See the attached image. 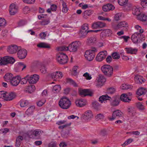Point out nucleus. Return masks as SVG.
<instances>
[{
	"label": "nucleus",
	"instance_id": "15",
	"mask_svg": "<svg viewBox=\"0 0 147 147\" xmlns=\"http://www.w3.org/2000/svg\"><path fill=\"white\" fill-rule=\"evenodd\" d=\"M39 79L38 75L34 74L29 76L28 78V82L29 84H34L36 83Z\"/></svg>",
	"mask_w": 147,
	"mask_h": 147
},
{
	"label": "nucleus",
	"instance_id": "41",
	"mask_svg": "<svg viewBox=\"0 0 147 147\" xmlns=\"http://www.w3.org/2000/svg\"><path fill=\"white\" fill-rule=\"evenodd\" d=\"M58 50L60 51H69L68 46L67 47L64 45L58 47Z\"/></svg>",
	"mask_w": 147,
	"mask_h": 147
},
{
	"label": "nucleus",
	"instance_id": "28",
	"mask_svg": "<svg viewBox=\"0 0 147 147\" xmlns=\"http://www.w3.org/2000/svg\"><path fill=\"white\" fill-rule=\"evenodd\" d=\"M132 13L134 15L139 16L141 14L140 9L138 7H134L132 8Z\"/></svg>",
	"mask_w": 147,
	"mask_h": 147
},
{
	"label": "nucleus",
	"instance_id": "25",
	"mask_svg": "<svg viewBox=\"0 0 147 147\" xmlns=\"http://www.w3.org/2000/svg\"><path fill=\"white\" fill-rule=\"evenodd\" d=\"M79 92L80 95L84 96L87 95L91 96L92 95V92L89 89H80L79 90Z\"/></svg>",
	"mask_w": 147,
	"mask_h": 147
},
{
	"label": "nucleus",
	"instance_id": "30",
	"mask_svg": "<svg viewBox=\"0 0 147 147\" xmlns=\"http://www.w3.org/2000/svg\"><path fill=\"white\" fill-rule=\"evenodd\" d=\"M13 77L12 74L11 73L6 74L4 77L5 80L7 82H10L11 80Z\"/></svg>",
	"mask_w": 147,
	"mask_h": 147
},
{
	"label": "nucleus",
	"instance_id": "51",
	"mask_svg": "<svg viewBox=\"0 0 147 147\" xmlns=\"http://www.w3.org/2000/svg\"><path fill=\"white\" fill-rule=\"evenodd\" d=\"M128 0H118V3L119 5L123 6L125 5Z\"/></svg>",
	"mask_w": 147,
	"mask_h": 147
},
{
	"label": "nucleus",
	"instance_id": "53",
	"mask_svg": "<svg viewBox=\"0 0 147 147\" xmlns=\"http://www.w3.org/2000/svg\"><path fill=\"white\" fill-rule=\"evenodd\" d=\"M133 141V140L132 139H129L127 140L125 142L122 144V146H125L126 145H127L131 143Z\"/></svg>",
	"mask_w": 147,
	"mask_h": 147
},
{
	"label": "nucleus",
	"instance_id": "57",
	"mask_svg": "<svg viewBox=\"0 0 147 147\" xmlns=\"http://www.w3.org/2000/svg\"><path fill=\"white\" fill-rule=\"evenodd\" d=\"M140 1L141 4L144 8L147 7V0H140Z\"/></svg>",
	"mask_w": 147,
	"mask_h": 147
},
{
	"label": "nucleus",
	"instance_id": "42",
	"mask_svg": "<svg viewBox=\"0 0 147 147\" xmlns=\"http://www.w3.org/2000/svg\"><path fill=\"white\" fill-rule=\"evenodd\" d=\"M122 13H119L116 14L114 17V19L115 20L117 21L120 20L122 18Z\"/></svg>",
	"mask_w": 147,
	"mask_h": 147
},
{
	"label": "nucleus",
	"instance_id": "59",
	"mask_svg": "<svg viewBox=\"0 0 147 147\" xmlns=\"http://www.w3.org/2000/svg\"><path fill=\"white\" fill-rule=\"evenodd\" d=\"M88 29V24H85L82 26L81 29L82 30H84L87 31Z\"/></svg>",
	"mask_w": 147,
	"mask_h": 147
},
{
	"label": "nucleus",
	"instance_id": "18",
	"mask_svg": "<svg viewBox=\"0 0 147 147\" xmlns=\"http://www.w3.org/2000/svg\"><path fill=\"white\" fill-rule=\"evenodd\" d=\"M131 93L123 94L120 96V99L124 102H129L131 100V99L129 96V95L131 96Z\"/></svg>",
	"mask_w": 147,
	"mask_h": 147
},
{
	"label": "nucleus",
	"instance_id": "16",
	"mask_svg": "<svg viewBox=\"0 0 147 147\" xmlns=\"http://www.w3.org/2000/svg\"><path fill=\"white\" fill-rule=\"evenodd\" d=\"M106 24L100 22H97L93 23L92 25V27L94 29L102 28L105 27Z\"/></svg>",
	"mask_w": 147,
	"mask_h": 147
},
{
	"label": "nucleus",
	"instance_id": "21",
	"mask_svg": "<svg viewBox=\"0 0 147 147\" xmlns=\"http://www.w3.org/2000/svg\"><path fill=\"white\" fill-rule=\"evenodd\" d=\"M106 81V79L104 77L101 75H99L97 79V85L98 86H101L104 84Z\"/></svg>",
	"mask_w": 147,
	"mask_h": 147
},
{
	"label": "nucleus",
	"instance_id": "26",
	"mask_svg": "<svg viewBox=\"0 0 147 147\" xmlns=\"http://www.w3.org/2000/svg\"><path fill=\"white\" fill-rule=\"evenodd\" d=\"M134 80L136 83L139 84L144 82L145 81L144 78L142 76L139 75L135 76Z\"/></svg>",
	"mask_w": 147,
	"mask_h": 147
},
{
	"label": "nucleus",
	"instance_id": "38",
	"mask_svg": "<svg viewBox=\"0 0 147 147\" xmlns=\"http://www.w3.org/2000/svg\"><path fill=\"white\" fill-rule=\"evenodd\" d=\"M128 111L129 114L132 116L134 115L136 113L135 109L134 108L131 107H128Z\"/></svg>",
	"mask_w": 147,
	"mask_h": 147
},
{
	"label": "nucleus",
	"instance_id": "64",
	"mask_svg": "<svg viewBox=\"0 0 147 147\" xmlns=\"http://www.w3.org/2000/svg\"><path fill=\"white\" fill-rule=\"evenodd\" d=\"M104 115L101 114H99L97 115L96 117V119H102L104 117Z\"/></svg>",
	"mask_w": 147,
	"mask_h": 147
},
{
	"label": "nucleus",
	"instance_id": "13",
	"mask_svg": "<svg viewBox=\"0 0 147 147\" xmlns=\"http://www.w3.org/2000/svg\"><path fill=\"white\" fill-rule=\"evenodd\" d=\"M112 34V31L109 29L105 30L100 33V36L101 38H104L106 37L111 36Z\"/></svg>",
	"mask_w": 147,
	"mask_h": 147
},
{
	"label": "nucleus",
	"instance_id": "46",
	"mask_svg": "<svg viewBox=\"0 0 147 147\" xmlns=\"http://www.w3.org/2000/svg\"><path fill=\"white\" fill-rule=\"evenodd\" d=\"M6 23V21L4 18H0V27L5 26Z\"/></svg>",
	"mask_w": 147,
	"mask_h": 147
},
{
	"label": "nucleus",
	"instance_id": "40",
	"mask_svg": "<svg viewBox=\"0 0 147 147\" xmlns=\"http://www.w3.org/2000/svg\"><path fill=\"white\" fill-rule=\"evenodd\" d=\"M47 68L45 65H43L40 68V70L41 73L44 74L47 72Z\"/></svg>",
	"mask_w": 147,
	"mask_h": 147
},
{
	"label": "nucleus",
	"instance_id": "36",
	"mask_svg": "<svg viewBox=\"0 0 147 147\" xmlns=\"http://www.w3.org/2000/svg\"><path fill=\"white\" fill-rule=\"evenodd\" d=\"M146 92V89L144 88H141L138 90L137 94L138 95L140 96L145 94Z\"/></svg>",
	"mask_w": 147,
	"mask_h": 147
},
{
	"label": "nucleus",
	"instance_id": "49",
	"mask_svg": "<svg viewBox=\"0 0 147 147\" xmlns=\"http://www.w3.org/2000/svg\"><path fill=\"white\" fill-rule=\"evenodd\" d=\"M83 76L84 77L86 80H90L92 78L91 75H90L88 72H86L84 73L83 75Z\"/></svg>",
	"mask_w": 147,
	"mask_h": 147
},
{
	"label": "nucleus",
	"instance_id": "5",
	"mask_svg": "<svg viewBox=\"0 0 147 147\" xmlns=\"http://www.w3.org/2000/svg\"><path fill=\"white\" fill-rule=\"evenodd\" d=\"M101 69L102 72L107 76L110 77L113 74V68L109 65H104Z\"/></svg>",
	"mask_w": 147,
	"mask_h": 147
},
{
	"label": "nucleus",
	"instance_id": "54",
	"mask_svg": "<svg viewBox=\"0 0 147 147\" xmlns=\"http://www.w3.org/2000/svg\"><path fill=\"white\" fill-rule=\"evenodd\" d=\"M112 56L114 59H118L120 57L119 55L117 52H115L112 53Z\"/></svg>",
	"mask_w": 147,
	"mask_h": 147
},
{
	"label": "nucleus",
	"instance_id": "20",
	"mask_svg": "<svg viewBox=\"0 0 147 147\" xmlns=\"http://www.w3.org/2000/svg\"><path fill=\"white\" fill-rule=\"evenodd\" d=\"M9 11L11 15H13L17 12L18 7L15 4H11L9 6Z\"/></svg>",
	"mask_w": 147,
	"mask_h": 147
},
{
	"label": "nucleus",
	"instance_id": "47",
	"mask_svg": "<svg viewBox=\"0 0 147 147\" xmlns=\"http://www.w3.org/2000/svg\"><path fill=\"white\" fill-rule=\"evenodd\" d=\"M67 83H69L71 84H72L75 87L77 86V84L70 78H67Z\"/></svg>",
	"mask_w": 147,
	"mask_h": 147
},
{
	"label": "nucleus",
	"instance_id": "43",
	"mask_svg": "<svg viewBox=\"0 0 147 147\" xmlns=\"http://www.w3.org/2000/svg\"><path fill=\"white\" fill-rule=\"evenodd\" d=\"M88 33L87 31L81 29L79 33V35L81 37H85Z\"/></svg>",
	"mask_w": 147,
	"mask_h": 147
},
{
	"label": "nucleus",
	"instance_id": "7",
	"mask_svg": "<svg viewBox=\"0 0 147 147\" xmlns=\"http://www.w3.org/2000/svg\"><path fill=\"white\" fill-rule=\"evenodd\" d=\"M123 116V113L121 111L117 109L113 112L112 117H109L108 119L110 121H113L115 119L121 117Z\"/></svg>",
	"mask_w": 147,
	"mask_h": 147
},
{
	"label": "nucleus",
	"instance_id": "61",
	"mask_svg": "<svg viewBox=\"0 0 147 147\" xmlns=\"http://www.w3.org/2000/svg\"><path fill=\"white\" fill-rule=\"evenodd\" d=\"M27 23V22L25 20H21L19 21L18 23V25L20 26H24Z\"/></svg>",
	"mask_w": 147,
	"mask_h": 147
},
{
	"label": "nucleus",
	"instance_id": "1",
	"mask_svg": "<svg viewBox=\"0 0 147 147\" xmlns=\"http://www.w3.org/2000/svg\"><path fill=\"white\" fill-rule=\"evenodd\" d=\"M99 99V101L101 103L107 100H110L111 99L110 102V105L113 107L117 106L119 105L120 100L118 96H115L111 98L107 94L100 96Z\"/></svg>",
	"mask_w": 147,
	"mask_h": 147
},
{
	"label": "nucleus",
	"instance_id": "19",
	"mask_svg": "<svg viewBox=\"0 0 147 147\" xmlns=\"http://www.w3.org/2000/svg\"><path fill=\"white\" fill-rule=\"evenodd\" d=\"M140 36L143 37V35L142 34L141 35L140 33L138 32L134 33L132 35L131 39L134 43L136 44L138 42Z\"/></svg>",
	"mask_w": 147,
	"mask_h": 147
},
{
	"label": "nucleus",
	"instance_id": "56",
	"mask_svg": "<svg viewBox=\"0 0 147 147\" xmlns=\"http://www.w3.org/2000/svg\"><path fill=\"white\" fill-rule=\"evenodd\" d=\"M131 87V86L130 85H127L126 84H123L121 87V88L123 90L128 89Z\"/></svg>",
	"mask_w": 147,
	"mask_h": 147
},
{
	"label": "nucleus",
	"instance_id": "32",
	"mask_svg": "<svg viewBox=\"0 0 147 147\" xmlns=\"http://www.w3.org/2000/svg\"><path fill=\"white\" fill-rule=\"evenodd\" d=\"M35 109V107L34 106H31L26 111V114L28 115H29L32 114L33 113Z\"/></svg>",
	"mask_w": 147,
	"mask_h": 147
},
{
	"label": "nucleus",
	"instance_id": "58",
	"mask_svg": "<svg viewBox=\"0 0 147 147\" xmlns=\"http://www.w3.org/2000/svg\"><path fill=\"white\" fill-rule=\"evenodd\" d=\"M135 28L136 29L139 30L138 32H140V34L144 32L143 30L142 29L141 27L138 25H136Z\"/></svg>",
	"mask_w": 147,
	"mask_h": 147
},
{
	"label": "nucleus",
	"instance_id": "14",
	"mask_svg": "<svg viewBox=\"0 0 147 147\" xmlns=\"http://www.w3.org/2000/svg\"><path fill=\"white\" fill-rule=\"evenodd\" d=\"M27 55V51L24 49L21 48L18 50L17 55L18 58L21 59H23L26 57Z\"/></svg>",
	"mask_w": 147,
	"mask_h": 147
},
{
	"label": "nucleus",
	"instance_id": "63",
	"mask_svg": "<svg viewBox=\"0 0 147 147\" xmlns=\"http://www.w3.org/2000/svg\"><path fill=\"white\" fill-rule=\"evenodd\" d=\"M92 13V11L90 10H88L86 11L83 13V15L90 16Z\"/></svg>",
	"mask_w": 147,
	"mask_h": 147
},
{
	"label": "nucleus",
	"instance_id": "11",
	"mask_svg": "<svg viewBox=\"0 0 147 147\" xmlns=\"http://www.w3.org/2000/svg\"><path fill=\"white\" fill-rule=\"evenodd\" d=\"M93 113L91 111L88 110L82 115V118L85 121H88L91 119L93 116Z\"/></svg>",
	"mask_w": 147,
	"mask_h": 147
},
{
	"label": "nucleus",
	"instance_id": "48",
	"mask_svg": "<svg viewBox=\"0 0 147 147\" xmlns=\"http://www.w3.org/2000/svg\"><path fill=\"white\" fill-rule=\"evenodd\" d=\"M7 93V92L4 91H0V98H4L6 100Z\"/></svg>",
	"mask_w": 147,
	"mask_h": 147
},
{
	"label": "nucleus",
	"instance_id": "34",
	"mask_svg": "<svg viewBox=\"0 0 147 147\" xmlns=\"http://www.w3.org/2000/svg\"><path fill=\"white\" fill-rule=\"evenodd\" d=\"M62 12L64 13H67V12L68 9L67 7L66 3L64 1H63V2H62Z\"/></svg>",
	"mask_w": 147,
	"mask_h": 147
},
{
	"label": "nucleus",
	"instance_id": "55",
	"mask_svg": "<svg viewBox=\"0 0 147 147\" xmlns=\"http://www.w3.org/2000/svg\"><path fill=\"white\" fill-rule=\"evenodd\" d=\"M115 91V89L113 88H108L107 91V93L109 94H113Z\"/></svg>",
	"mask_w": 147,
	"mask_h": 147
},
{
	"label": "nucleus",
	"instance_id": "6",
	"mask_svg": "<svg viewBox=\"0 0 147 147\" xmlns=\"http://www.w3.org/2000/svg\"><path fill=\"white\" fill-rule=\"evenodd\" d=\"M67 56L65 53H59L57 55V61L60 64L66 63L68 61Z\"/></svg>",
	"mask_w": 147,
	"mask_h": 147
},
{
	"label": "nucleus",
	"instance_id": "62",
	"mask_svg": "<svg viewBox=\"0 0 147 147\" xmlns=\"http://www.w3.org/2000/svg\"><path fill=\"white\" fill-rule=\"evenodd\" d=\"M51 11H55L57 9V6L55 4H52L51 6Z\"/></svg>",
	"mask_w": 147,
	"mask_h": 147
},
{
	"label": "nucleus",
	"instance_id": "8",
	"mask_svg": "<svg viewBox=\"0 0 147 147\" xmlns=\"http://www.w3.org/2000/svg\"><path fill=\"white\" fill-rule=\"evenodd\" d=\"M80 42L79 41L73 42L68 45V50L70 52H75L77 51L80 46Z\"/></svg>",
	"mask_w": 147,
	"mask_h": 147
},
{
	"label": "nucleus",
	"instance_id": "22",
	"mask_svg": "<svg viewBox=\"0 0 147 147\" xmlns=\"http://www.w3.org/2000/svg\"><path fill=\"white\" fill-rule=\"evenodd\" d=\"M20 77L17 76L13 77L10 82L11 85L14 86H17L20 83Z\"/></svg>",
	"mask_w": 147,
	"mask_h": 147
},
{
	"label": "nucleus",
	"instance_id": "27",
	"mask_svg": "<svg viewBox=\"0 0 147 147\" xmlns=\"http://www.w3.org/2000/svg\"><path fill=\"white\" fill-rule=\"evenodd\" d=\"M16 95L13 92H7L6 93V100H11L13 99L15 97Z\"/></svg>",
	"mask_w": 147,
	"mask_h": 147
},
{
	"label": "nucleus",
	"instance_id": "4",
	"mask_svg": "<svg viewBox=\"0 0 147 147\" xmlns=\"http://www.w3.org/2000/svg\"><path fill=\"white\" fill-rule=\"evenodd\" d=\"M15 61V59L11 57L6 56L0 57V65H6L9 63L13 64Z\"/></svg>",
	"mask_w": 147,
	"mask_h": 147
},
{
	"label": "nucleus",
	"instance_id": "23",
	"mask_svg": "<svg viewBox=\"0 0 147 147\" xmlns=\"http://www.w3.org/2000/svg\"><path fill=\"white\" fill-rule=\"evenodd\" d=\"M75 103L77 106L80 107H82L86 105V101L85 99L81 98L76 100Z\"/></svg>",
	"mask_w": 147,
	"mask_h": 147
},
{
	"label": "nucleus",
	"instance_id": "44",
	"mask_svg": "<svg viewBox=\"0 0 147 147\" xmlns=\"http://www.w3.org/2000/svg\"><path fill=\"white\" fill-rule=\"evenodd\" d=\"M136 106L139 109L141 110H144L145 109L144 106L140 102H138L136 103Z\"/></svg>",
	"mask_w": 147,
	"mask_h": 147
},
{
	"label": "nucleus",
	"instance_id": "9",
	"mask_svg": "<svg viewBox=\"0 0 147 147\" xmlns=\"http://www.w3.org/2000/svg\"><path fill=\"white\" fill-rule=\"evenodd\" d=\"M43 133V132L42 131L37 129L34 130H31L28 131L27 134L29 137L32 138L33 137V136L35 137L40 136Z\"/></svg>",
	"mask_w": 147,
	"mask_h": 147
},
{
	"label": "nucleus",
	"instance_id": "10",
	"mask_svg": "<svg viewBox=\"0 0 147 147\" xmlns=\"http://www.w3.org/2000/svg\"><path fill=\"white\" fill-rule=\"evenodd\" d=\"M107 55V53L106 51H101L97 55L96 60L97 61H101L105 59Z\"/></svg>",
	"mask_w": 147,
	"mask_h": 147
},
{
	"label": "nucleus",
	"instance_id": "29",
	"mask_svg": "<svg viewBox=\"0 0 147 147\" xmlns=\"http://www.w3.org/2000/svg\"><path fill=\"white\" fill-rule=\"evenodd\" d=\"M20 103L21 107H24L30 104V102L28 100L21 99L20 100Z\"/></svg>",
	"mask_w": 147,
	"mask_h": 147
},
{
	"label": "nucleus",
	"instance_id": "24",
	"mask_svg": "<svg viewBox=\"0 0 147 147\" xmlns=\"http://www.w3.org/2000/svg\"><path fill=\"white\" fill-rule=\"evenodd\" d=\"M127 53L136 54L138 52V49L136 48L127 47L125 48Z\"/></svg>",
	"mask_w": 147,
	"mask_h": 147
},
{
	"label": "nucleus",
	"instance_id": "35",
	"mask_svg": "<svg viewBox=\"0 0 147 147\" xmlns=\"http://www.w3.org/2000/svg\"><path fill=\"white\" fill-rule=\"evenodd\" d=\"M17 66L18 70L21 71L23 70L26 67V65L22 62L18 63Z\"/></svg>",
	"mask_w": 147,
	"mask_h": 147
},
{
	"label": "nucleus",
	"instance_id": "60",
	"mask_svg": "<svg viewBox=\"0 0 147 147\" xmlns=\"http://www.w3.org/2000/svg\"><path fill=\"white\" fill-rule=\"evenodd\" d=\"M56 79L61 78L63 76L62 73L60 71H56Z\"/></svg>",
	"mask_w": 147,
	"mask_h": 147
},
{
	"label": "nucleus",
	"instance_id": "45",
	"mask_svg": "<svg viewBox=\"0 0 147 147\" xmlns=\"http://www.w3.org/2000/svg\"><path fill=\"white\" fill-rule=\"evenodd\" d=\"M61 87L59 85H57L54 86L53 88V91L55 92H57L61 90Z\"/></svg>",
	"mask_w": 147,
	"mask_h": 147
},
{
	"label": "nucleus",
	"instance_id": "31",
	"mask_svg": "<svg viewBox=\"0 0 147 147\" xmlns=\"http://www.w3.org/2000/svg\"><path fill=\"white\" fill-rule=\"evenodd\" d=\"M35 89V86L33 85H31L30 86H28L26 88V91L30 93H31Z\"/></svg>",
	"mask_w": 147,
	"mask_h": 147
},
{
	"label": "nucleus",
	"instance_id": "39",
	"mask_svg": "<svg viewBox=\"0 0 147 147\" xmlns=\"http://www.w3.org/2000/svg\"><path fill=\"white\" fill-rule=\"evenodd\" d=\"M96 40V39L95 37H91L88 39L87 43L88 44L90 45L91 44L94 43Z\"/></svg>",
	"mask_w": 147,
	"mask_h": 147
},
{
	"label": "nucleus",
	"instance_id": "33",
	"mask_svg": "<svg viewBox=\"0 0 147 147\" xmlns=\"http://www.w3.org/2000/svg\"><path fill=\"white\" fill-rule=\"evenodd\" d=\"M37 46L38 47L40 48H50L49 45L43 42L39 43L37 45Z\"/></svg>",
	"mask_w": 147,
	"mask_h": 147
},
{
	"label": "nucleus",
	"instance_id": "17",
	"mask_svg": "<svg viewBox=\"0 0 147 147\" xmlns=\"http://www.w3.org/2000/svg\"><path fill=\"white\" fill-rule=\"evenodd\" d=\"M128 24L126 22L123 21L119 22L117 24L113 26L114 29L117 30L119 29L123 28H126L128 27Z\"/></svg>",
	"mask_w": 147,
	"mask_h": 147
},
{
	"label": "nucleus",
	"instance_id": "3",
	"mask_svg": "<svg viewBox=\"0 0 147 147\" xmlns=\"http://www.w3.org/2000/svg\"><path fill=\"white\" fill-rule=\"evenodd\" d=\"M97 51L96 48L94 47L91 49L86 51L84 55L85 58L89 61L92 60L95 56V53Z\"/></svg>",
	"mask_w": 147,
	"mask_h": 147
},
{
	"label": "nucleus",
	"instance_id": "37",
	"mask_svg": "<svg viewBox=\"0 0 147 147\" xmlns=\"http://www.w3.org/2000/svg\"><path fill=\"white\" fill-rule=\"evenodd\" d=\"M29 75H27L26 77L20 79V83L21 84H26L28 81Z\"/></svg>",
	"mask_w": 147,
	"mask_h": 147
},
{
	"label": "nucleus",
	"instance_id": "2",
	"mask_svg": "<svg viewBox=\"0 0 147 147\" xmlns=\"http://www.w3.org/2000/svg\"><path fill=\"white\" fill-rule=\"evenodd\" d=\"M59 104L62 109H67L70 107L71 105V102L68 98L66 97H63L60 99Z\"/></svg>",
	"mask_w": 147,
	"mask_h": 147
},
{
	"label": "nucleus",
	"instance_id": "12",
	"mask_svg": "<svg viewBox=\"0 0 147 147\" xmlns=\"http://www.w3.org/2000/svg\"><path fill=\"white\" fill-rule=\"evenodd\" d=\"M20 48V47H18L15 45H11L8 47L7 50L9 53L13 54L16 53Z\"/></svg>",
	"mask_w": 147,
	"mask_h": 147
},
{
	"label": "nucleus",
	"instance_id": "50",
	"mask_svg": "<svg viewBox=\"0 0 147 147\" xmlns=\"http://www.w3.org/2000/svg\"><path fill=\"white\" fill-rule=\"evenodd\" d=\"M46 100L45 98L42 99L37 102V104L38 106L41 107L46 102Z\"/></svg>",
	"mask_w": 147,
	"mask_h": 147
},
{
	"label": "nucleus",
	"instance_id": "52",
	"mask_svg": "<svg viewBox=\"0 0 147 147\" xmlns=\"http://www.w3.org/2000/svg\"><path fill=\"white\" fill-rule=\"evenodd\" d=\"M140 20L143 21H145L147 20V15L144 14H140Z\"/></svg>",
	"mask_w": 147,
	"mask_h": 147
}]
</instances>
